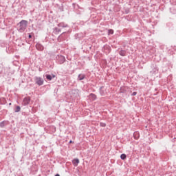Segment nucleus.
Here are the masks:
<instances>
[{"instance_id": "1", "label": "nucleus", "mask_w": 176, "mask_h": 176, "mask_svg": "<svg viewBox=\"0 0 176 176\" xmlns=\"http://www.w3.org/2000/svg\"><path fill=\"white\" fill-rule=\"evenodd\" d=\"M27 25H28V21L26 20H21L19 23L17 24V31L19 32H24L25 30H27Z\"/></svg>"}, {"instance_id": "2", "label": "nucleus", "mask_w": 176, "mask_h": 176, "mask_svg": "<svg viewBox=\"0 0 176 176\" xmlns=\"http://www.w3.org/2000/svg\"><path fill=\"white\" fill-rule=\"evenodd\" d=\"M56 61L58 64H64V63H65V56L63 55H58L56 56Z\"/></svg>"}, {"instance_id": "3", "label": "nucleus", "mask_w": 176, "mask_h": 176, "mask_svg": "<svg viewBox=\"0 0 176 176\" xmlns=\"http://www.w3.org/2000/svg\"><path fill=\"white\" fill-rule=\"evenodd\" d=\"M35 83L36 85H38V86H42L43 85L44 81L42 78L36 76L34 78Z\"/></svg>"}, {"instance_id": "4", "label": "nucleus", "mask_w": 176, "mask_h": 176, "mask_svg": "<svg viewBox=\"0 0 176 176\" xmlns=\"http://www.w3.org/2000/svg\"><path fill=\"white\" fill-rule=\"evenodd\" d=\"M30 102H31V98L30 96H28L23 98V105L24 106L29 105Z\"/></svg>"}, {"instance_id": "5", "label": "nucleus", "mask_w": 176, "mask_h": 176, "mask_svg": "<svg viewBox=\"0 0 176 176\" xmlns=\"http://www.w3.org/2000/svg\"><path fill=\"white\" fill-rule=\"evenodd\" d=\"M36 49H37V50H39L40 52H42L44 47L43 45H42L41 44L37 43L36 44Z\"/></svg>"}, {"instance_id": "6", "label": "nucleus", "mask_w": 176, "mask_h": 176, "mask_svg": "<svg viewBox=\"0 0 176 176\" xmlns=\"http://www.w3.org/2000/svg\"><path fill=\"white\" fill-rule=\"evenodd\" d=\"M53 32L55 35H58V34H60V32H61V29L56 27L53 29Z\"/></svg>"}, {"instance_id": "7", "label": "nucleus", "mask_w": 176, "mask_h": 176, "mask_svg": "<svg viewBox=\"0 0 176 176\" xmlns=\"http://www.w3.org/2000/svg\"><path fill=\"white\" fill-rule=\"evenodd\" d=\"M72 163L74 166V167H78V165L79 164V159L76 158L72 160Z\"/></svg>"}, {"instance_id": "8", "label": "nucleus", "mask_w": 176, "mask_h": 176, "mask_svg": "<svg viewBox=\"0 0 176 176\" xmlns=\"http://www.w3.org/2000/svg\"><path fill=\"white\" fill-rule=\"evenodd\" d=\"M8 121L6 120H3L2 122H0V127L1 129H3V127H5V126H8Z\"/></svg>"}, {"instance_id": "9", "label": "nucleus", "mask_w": 176, "mask_h": 176, "mask_svg": "<svg viewBox=\"0 0 176 176\" xmlns=\"http://www.w3.org/2000/svg\"><path fill=\"white\" fill-rule=\"evenodd\" d=\"M58 27H61L62 28H67V27H68V25L67 23H65L64 22H62L58 24Z\"/></svg>"}, {"instance_id": "10", "label": "nucleus", "mask_w": 176, "mask_h": 176, "mask_svg": "<svg viewBox=\"0 0 176 176\" xmlns=\"http://www.w3.org/2000/svg\"><path fill=\"white\" fill-rule=\"evenodd\" d=\"M86 78V75L85 74H79L78 76L77 80H83V79Z\"/></svg>"}, {"instance_id": "11", "label": "nucleus", "mask_w": 176, "mask_h": 176, "mask_svg": "<svg viewBox=\"0 0 176 176\" xmlns=\"http://www.w3.org/2000/svg\"><path fill=\"white\" fill-rule=\"evenodd\" d=\"M100 94H101V96H105V94H107V92L104 91V86L100 87Z\"/></svg>"}, {"instance_id": "12", "label": "nucleus", "mask_w": 176, "mask_h": 176, "mask_svg": "<svg viewBox=\"0 0 176 176\" xmlns=\"http://www.w3.org/2000/svg\"><path fill=\"white\" fill-rule=\"evenodd\" d=\"M89 97L92 100V101L97 100V96H96V94H90Z\"/></svg>"}, {"instance_id": "13", "label": "nucleus", "mask_w": 176, "mask_h": 176, "mask_svg": "<svg viewBox=\"0 0 176 176\" xmlns=\"http://www.w3.org/2000/svg\"><path fill=\"white\" fill-rule=\"evenodd\" d=\"M133 137L135 140H138V138H140V133L138 132H135L133 133Z\"/></svg>"}, {"instance_id": "14", "label": "nucleus", "mask_w": 176, "mask_h": 176, "mask_svg": "<svg viewBox=\"0 0 176 176\" xmlns=\"http://www.w3.org/2000/svg\"><path fill=\"white\" fill-rule=\"evenodd\" d=\"M119 54L120 56H122V57H124V56H126V51L122 50L119 52Z\"/></svg>"}, {"instance_id": "15", "label": "nucleus", "mask_w": 176, "mask_h": 176, "mask_svg": "<svg viewBox=\"0 0 176 176\" xmlns=\"http://www.w3.org/2000/svg\"><path fill=\"white\" fill-rule=\"evenodd\" d=\"M45 78H46L47 80H52V79H53L52 77V75H50V74H46Z\"/></svg>"}, {"instance_id": "16", "label": "nucleus", "mask_w": 176, "mask_h": 176, "mask_svg": "<svg viewBox=\"0 0 176 176\" xmlns=\"http://www.w3.org/2000/svg\"><path fill=\"white\" fill-rule=\"evenodd\" d=\"M170 12H172L173 14H176V7L175 8H174V7L171 8H170Z\"/></svg>"}, {"instance_id": "17", "label": "nucleus", "mask_w": 176, "mask_h": 176, "mask_svg": "<svg viewBox=\"0 0 176 176\" xmlns=\"http://www.w3.org/2000/svg\"><path fill=\"white\" fill-rule=\"evenodd\" d=\"M20 111H21V107H20V106H16V109L14 110V112H20Z\"/></svg>"}, {"instance_id": "18", "label": "nucleus", "mask_w": 176, "mask_h": 176, "mask_svg": "<svg viewBox=\"0 0 176 176\" xmlns=\"http://www.w3.org/2000/svg\"><path fill=\"white\" fill-rule=\"evenodd\" d=\"M126 157H127L126 154H121L120 158L122 159V160H125Z\"/></svg>"}, {"instance_id": "19", "label": "nucleus", "mask_w": 176, "mask_h": 176, "mask_svg": "<svg viewBox=\"0 0 176 176\" xmlns=\"http://www.w3.org/2000/svg\"><path fill=\"white\" fill-rule=\"evenodd\" d=\"M100 125L101 126V127H105L107 126V124H105L104 122H100Z\"/></svg>"}, {"instance_id": "20", "label": "nucleus", "mask_w": 176, "mask_h": 176, "mask_svg": "<svg viewBox=\"0 0 176 176\" xmlns=\"http://www.w3.org/2000/svg\"><path fill=\"white\" fill-rule=\"evenodd\" d=\"M131 96H132L133 97H134V96H137V92H136V91L133 92V93L131 94Z\"/></svg>"}, {"instance_id": "21", "label": "nucleus", "mask_w": 176, "mask_h": 176, "mask_svg": "<svg viewBox=\"0 0 176 176\" xmlns=\"http://www.w3.org/2000/svg\"><path fill=\"white\" fill-rule=\"evenodd\" d=\"M28 38H29V39H31V38H32V35L31 34H30L28 35Z\"/></svg>"}, {"instance_id": "22", "label": "nucleus", "mask_w": 176, "mask_h": 176, "mask_svg": "<svg viewBox=\"0 0 176 176\" xmlns=\"http://www.w3.org/2000/svg\"><path fill=\"white\" fill-rule=\"evenodd\" d=\"M74 93H78V90H73L72 91V94H74Z\"/></svg>"}, {"instance_id": "23", "label": "nucleus", "mask_w": 176, "mask_h": 176, "mask_svg": "<svg viewBox=\"0 0 176 176\" xmlns=\"http://www.w3.org/2000/svg\"><path fill=\"white\" fill-rule=\"evenodd\" d=\"M109 32H110V34H113V30H109Z\"/></svg>"}, {"instance_id": "24", "label": "nucleus", "mask_w": 176, "mask_h": 176, "mask_svg": "<svg viewBox=\"0 0 176 176\" xmlns=\"http://www.w3.org/2000/svg\"><path fill=\"white\" fill-rule=\"evenodd\" d=\"M51 76H52V79L56 78V75H54V74H52Z\"/></svg>"}, {"instance_id": "25", "label": "nucleus", "mask_w": 176, "mask_h": 176, "mask_svg": "<svg viewBox=\"0 0 176 176\" xmlns=\"http://www.w3.org/2000/svg\"><path fill=\"white\" fill-rule=\"evenodd\" d=\"M74 142L72 141V140H70L69 142V144H72Z\"/></svg>"}, {"instance_id": "26", "label": "nucleus", "mask_w": 176, "mask_h": 176, "mask_svg": "<svg viewBox=\"0 0 176 176\" xmlns=\"http://www.w3.org/2000/svg\"><path fill=\"white\" fill-rule=\"evenodd\" d=\"M55 176H60V174L57 173L55 175Z\"/></svg>"}, {"instance_id": "27", "label": "nucleus", "mask_w": 176, "mask_h": 176, "mask_svg": "<svg viewBox=\"0 0 176 176\" xmlns=\"http://www.w3.org/2000/svg\"><path fill=\"white\" fill-rule=\"evenodd\" d=\"M174 2H176V0H173V3H174Z\"/></svg>"}, {"instance_id": "28", "label": "nucleus", "mask_w": 176, "mask_h": 176, "mask_svg": "<svg viewBox=\"0 0 176 176\" xmlns=\"http://www.w3.org/2000/svg\"><path fill=\"white\" fill-rule=\"evenodd\" d=\"M126 14H127V13H129V10H126Z\"/></svg>"}, {"instance_id": "29", "label": "nucleus", "mask_w": 176, "mask_h": 176, "mask_svg": "<svg viewBox=\"0 0 176 176\" xmlns=\"http://www.w3.org/2000/svg\"><path fill=\"white\" fill-rule=\"evenodd\" d=\"M9 105H12V103H10Z\"/></svg>"}, {"instance_id": "30", "label": "nucleus", "mask_w": 176, "mask_h": 176, "mask_svg": "<svg viewBox=\"0 0 176 176\" xmlns=\"http://www.w3.org/2000/svg\"><path fill=\"white\" fill-rule=\"evenodd\" d=\"M65 34V32H63L62 34Z\"/></svg>"}]
</instances>
